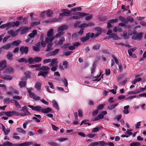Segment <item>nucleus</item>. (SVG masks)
<instances>
[{
    "instance_id": "obj_54",
    "label": "nucleus",
    "mask_w": 146,
    "mask_h": 146,
    "mask_svg": "<svg viewBox=\"0 0 146 146\" xmlns=\"http://www.w3.org/2000/svg\"><path fill=\"white\" fill-rule=\"evenodd\" d=\"M12 113L11 111H8L7 112H5V115L6 116L10 117L12 116Z\"/></svg>"
},
{
    "instance_id": "obj_30",
    "label": "nucleus",
    "mask_w": 146,
    "mask_h": 146,
    "mask_svg": "<svg viewBox=\"0 0 146 146\" xmlns=\"http://www.w3.org/2000/svg\"><path fill=\"white\" fill-rule=\"evenodd\" d=\"M11 46V44L10 43L5 44L2 46V48L6 50L9 49Z\"/></svg>"
},
{
    "instance_id": "obj_49",
    "label": "nucleus",
    "mask_w": 146,
    "mask_h": 146,
    "mask_svg": "<svg viewBox=\"0 0 146 146\" xmlns=\"http://www.w3.org/2000/svg\"><path fill=\"white\" fill-rule=\"evenodd\" d=\"M140 143L138 142H133L130 144V146H140Z\"/></svg>"
},
{
    "instance_id": "obj_63",
    "label": "nucleus",
    "mask_w": 146,
    "mask_h": 146,
    "mask_svg": "<svg viewBox=\"0 0 146 146\" xmlns=\"http://www.w3.org/2000/svg\"><path fill=\"white\" fill-rule=\"evenodd\" d=\"M51 125L52 127V128L53 129L54 131H57L58 129L59 128L52 124H51Z\"/></svg>"
},
{
    "instance_id": "obj_1",
    "label": "nucleus",
    "mask_w": 146,
    "mask_h": 146,
    "mask_svg": "<svg viewBox=\"0 0 146 146\" xmlns=\"http://www.w3.org/2000/svg\"><path fill=\"white\" fill-rule=\"evenodd\" d=\"M68 28V26L65 25H61L58 27L57 28L58 33L55 35V37L58 38L63 36L64 34V33L63 32V31L66 30Z\"/></svg>"
},
{
    "instance_id": "obj_9",
    "label": "nucleus",
    "mask_w": 146,
    "mask_h": 146,
    "mask_svg": "<svg viewBox=\"0 0 146 146\" xmlns=\"http://www.w3.org/2000/svg\"><path fill=\"white\" fill-rule=\"evenodd\" d=\"M28 106L33 110L37 112L41 111L42 110L41 108L38 106H34L31 105H29Z\"/></svg>"
},
{
    "instance_id": "obj_3",
    "label": "nucleus",
    "mask_w": 146,
    "mask_h": 146,
    "mask_svg": "<svg viewBox=\"0 0 146 146\" xmlns=\"http://www.w3.org/2000/svg\"><path fill=\"white\" fill-rule=\"evenodd\" d=\"M27 89L28 90V92L29 93V96L32 98L35 101H38L40 100V97L38 96L34 92H31V90L33 89L32 88H27Z\"/></svg>"
},
{
    "instance_id": "obj_16",
    "label": "nucleus",
    "mask_w": 146,
    "mask_h": 146,
    "mask_svg": "<svg viewBox=\"0 0 146 146\" xmlns=\"http://www.w3.org/2000/svg\"><path fill=\"white\" fill-rule=\"evenodd\" d=\"M0 125H1L2 127V131L4 132L5 135H7L10 132V130L9 129H6L5 127L2 124L0 123Z\"/></svg>"
},
{
    "instance_id": "obj_61",
    "label": "nucleus",
    "mask_w": 146,
    "mask_h": 146,
    "mask_svg": "<svg viewBox=\"0 0 146 146\" xmlns=\"http://www.w3.org/2000/svg\"><path fill=\"white\" fill-rule=\"evenodd\" d=\"M33 119L35 120V121L38 123L40 122V120L41 119H39L35 117H33L32 118Z\"/></svg>"
},
{
    "instance_id": "obj_14",
    "label": "nucleus",
    "mask_w": 146,
    "mask_h": 146,
    "mask_svg": "<svg viewBox=\"0 0 146 146\" xmlns=\"http://www.w3.org/2000/svg\"><path fill=\"white\" fill-rule=\"evenodd\" d=\"M104 115L102 114H99L96 117L93 118L92 121H98L104 118Z\"/></svg>"
},
{
    "instance_id": "obj_4",
    "label": "nucleus",
    "mask_w": 146,
    "mask_h": 146,
    "mask_svg": "<svg viewBox=\"0 0 146 146\" xmlns=\"http://www.w3.org/2000/svg\"><path fill=\"white\" fill-rule=\"evenodd\" d=\"M80 23V22L77 21L76 22L74 25V26L76 27L77 26L78 28H81V29L84 30L85 27L93 25H94L93 23H84L79 25Z\"/></svg>"
},
{
    "instance_id": "obj_56",
    "label": "nucleus",
    "mask_w": 146,
    "mask_h": 146,
    "mask_svg": "<svg viewBox=\"0 0 146 146\" xmlns=\"http://www.w3.org/2000/svg\"><path fill=\"white\" fill-rule=\"evenodd\" d=\"M68 62L66 61H65L63 62L62 65L64 66V68L66 69L68 68Z\"/></svg>"
},
{
    "instance_id": "obj_5",
    "label": "nucleus",
    "mask_w": 146,
    "mask_h": 146,
    "mask_svg": "<svg viewBox=\"0 0 146 146\" xmlns=\"http://www.w3.org/2000/svg\"><path fill=\"white\" fill-rule=\"evenodd\" d=\"M53 29H51L48 31L47 33V36L48 37L46 38H49L50 42H52L55 39V37L53 36Z\"/></svg>"
},
{
    "instance_id": "obj_37",
    "label": "nucleus",
    "mask_w": 146,
    "mask_h": 146,
    "mask_svg": "<svg viewBox=\"0 0 146 146\" xmlns=\"http://www.w3.org/2000/svg\"><path fill=\"white\" fill-rule=\"evenodd\" d=\"M27 60V62H29L30 64H31L34 62V58L32 57H30Z\"/></svg>"
},
{
    "instance_id": "obj_15",
    "label": "nucleus",
    "mask_w": 146,
    "mask_h": 146,
    "mask_svg": "<svg viewBox=\"0 0 146 146\" xmlns=\"http://www.w3.org/2000/svg\"><path fill=\"white\" fill-rule=\"evenodd\" d=\"M50 42L49 38H46L45 41L44 40L41 41V45L42 47H44L46 46V43H48Z\"/></svg>"
},
{
    "instance_id": "obj_18",
    "label": "nucleus",
    "mask_w": 146,
    "mask_h": 146,
    "mask_svg": "<svg viewBox=\"0 0 146 146\" xmlns=\"http://www.w3.org/2000/svg\"><path fill=\"white\" fill-rule=\"evenodd\" d=\"M61 11L64 12L65 16H68L71 14L70 11L67 9H62L61 10Z\"/></svg>"
},
{
    "instance_id": "obj_29",
    "label": "nucleus",
    "mask_w": 146,
    "mask_h": 146,
    "mask_svg": "<svg viewBox=\"0 0 146 146\" xmlns=\"http://www.w3.org/2000/svg\"><path fill=\"white\" fill-rule=\"evenodd\" d=\"M13 69L11 66L8 67L6 68L5 70L6 73L8 74H10L11 72H13Z\"/></svg>"
},
{
    "instance_id": "obj_20",
    "label": "nucleus",
    "mask_w": 146,
    "mask_h": 146,
    "mask_svg": "<svg viewBox=\"0 0 146 146\" xmlns=\"http://www.w3.org/2000/svg\"><path fill=\"white\" fill-rule=\"evenodd\" d=\"M37 34V31L36 30H34L32 33L28 35V36L30 38H33L35 37Z\"/></svg>"
},
{
    "instance_id": "obj_47",
    "label": "nucleus",
    "mask_w": 146,
    "mask_h": 146,
    "mask_svg": "<svg viewBox=\"0 0 146 146\" xmlns=\"http://www.w3.org/2000/svg\"><path fill=\"white\" fill-rule=\"evenodd\" d=\"M18 62H25V63L27 62V60L24 58H21L18 60Z\"/></svg>"
},
{
    "instance_id": "obj_17",
    "label": "nucleus",
    "mask_w": 146,
    "mask_h": 146,
    "mask_svg": "<svg viewBox=\"0 0 146 146\" xmlns=\"http://www.w3.org/2000/svg\"><path fill=\"white\" fill-rule=\"evenodd\" d=\"M52 111V109L49 107L46 108H45L42 109L41 112L43 113H47Z\"/></svg>"
},
{
    "instance_id": "obj_19",
    "label": "nucleus",
    "mask_w": 146,
    "mask_h": 146,
    "mask_svg": "<svg viewBox=\"0 0 146 146\" xmlns=\"http://www.w3.org/2000/svg\"><path fill=\"white\" fill-rule=\"evenodd\" d=\"M42 84L40 82H37L36 83L35 88L38 91H40L41 90V87Z\"/></svg>"
},
{
    "instance_id": "obj_10",
    "label": "nucleus",
    "mask_w": 146,
    "mask_h": 146,
    "mask_svg": "<svg viewBox=\"0 0 146 146\" xmlns=\"http://www.w3.org/2000/svg\"><path fill=\"white\" fill-rule=\"evenodd\" d=\"M60 51V49H56L52 52H50L47 54V56H55L59 53Z\"/></svg>"
},
{
    "instance_id": "obj_36",
    "label": "nucleus",
    "mask_w": 146,
    "mask_h": 146,
    "mask_svg": "<svg viewBox=\"0 0 146 146\" xmlns=\"http://www.w3.org/2000/svg\"><path fill=\"white\" fill-rule=\"evenodd\" d=\"M13 54L10 52H8L7 56V58L9 60H11L12 59Z\"/></svg>"
},
{
    "instance_id": "obj_50",
    "label": "nucleus",
    "mask_w": 146,
    "mask_h": 146,
    "mask_svg": "<svg viewBox=\"0 0 146 146\" xmlns=\"http://www.w3.org/2000/svg\"><path fill=\"white\" fill-rule=\"evenodd\" d=\"M96 67V64L94 63L92 68H91V72L92 74L94 72Z\"/></svg>"
},
{
    "instance_id": "obj_41",
    "label": "nucleus",
    "mask_w": 146,
    "mask_h": 146,
    "mask_svg": "<svg viewBox=\"0 0 146 146\" xmlns=\"http://www.w3.org/2000/svg\"><path fill=\"white\" fill-rule=\"evenodd\" d=\"M88 15L86 16V17H85V19L86 20L88 21L89 20H90L92 19V15L91 14L90 15L87 14Z\"/></svg>"
},
{
    "instance_id": "obj_2",
    "label": "nucleus",
    "mask_w": 146,
    "mask_h": 146,
    "mask_svg": "<svg viewBox=\"0 0 146 146\" xmlns=\"http://www.w3.org/2000/svg\"><path fill=\"white\" fill-rule=\"evenodd\" d=\"M40 69L42 72L38 73V76H41L45 78L48 74V71L50 68L48 66H43L40 68Z\"/></svg>"
},
{
    "instance_id": "obj_32",
    "label": "nucleus",
    "mask_w": 146,
    "mask_h": 146,
    "mask_svg": "<svg viewBox=\"0 0 146 146\" xmlns=\"http://www.w3.org/2000/svg\"><path fill=\"white\" fill-rule=\"evenodd\" d=\"M53 44L52 43L50 42V43H48L47 45V48L46 49L45 51L48 52L51 49V47L52 46Z\"/></svg>"
},
{
    "instance_id": "obj_7",
    "label": "nucleus",
    "mask_w": 146,
    "mask_h": 146,
    "mask_svg": "<svg viewBox=\"0 0 146 146\" xmlns=\"http://www.w3.org/2000/svg\"><path fill=\"white\" fill-rule=\"evenodd\" d=\"M143 33H137L135 34H134L132 36V38L133 39L135 40H140L142 36Z\"/></svg>"
},
{
    "instance_id": "obj_60",
    "label": "nucleus",
    "mask_w": 146,
    "mask_h": 146,
    "mask_svg": "<svg viewBox=\"0 0 146 146\" xmlns=\"http://www.w3.org/2000/svg\"><path fill=\"white\" fill-rule=\"evenodd\" d=\"M99 145L101 146L107 145V143H106L104 141H101L99 142Z\"/></svg>"
},
{
    "instance_id": "obj_27",
    "label": "nucleus",
    "mask_w": 146,
    "mask_h": 146,
    "mask_svg": "<svg viewBox=\"0 0 146 146\" xmlns=\"http://www.w3.org/2000/svg\"><path fill=\"white\" fill-rule=\"evenodd\" d=\"M7 33L8 34L11 35V36L13 37L17 35L15 31L12 30H11L8 31L7 32Z\"/></svg>"
},
{
    "instance_id": "obj_44",
    "label": "nucleus",
    "mask_w": 146,
    "mask_h": 146,
    "mask_svg": "<svg viewBox=\"0 0 146 146\" xmlns=\"http://www.w3.org/2000/svg\"><path fill=\"white\" fill-rule=\"evenodd\" d=\"M4 146H12V143L9 141H5L4 143Z\"/></svg>"
},
{
    "instance_id": "obj_39",
    "label": "nucleus",
    "mask_w": 146,
    "mask_h": 146,
    "mask_svg": "<svg viewBox=\"0 0 146 146\" xmlns=\"http://www.w3.org/2000/svg\"><path fill=\"white\" fill-rule=\"evenodd\" d=\"M41 66V64H36L33 65H30L29 67L30 68H38L40 67Z\"/></svg>"
},
{
    "instance_id": "obj_52",
    "label": "nucleus",
    "mask_w": 146,
    "mask_h": 146,
    "mask_svg": "<svg viewBox=\"0 0 146 146\" xmlns=\"http://www.w3.org/2000/svg\"><path fill=\"white\" fill-rule=\"evenodd\" d=\"M36 133V131H35L34 130L33 131H30L29 132V134L30 136H32L34 135Z\"/></svg>"
},
{
    "instance_id": "obj_22",
    "label": "nucleus",
    "mask_w": 146,
    "mask_h": 146,
    "mask_svg": "<svg viewBox=\"0 0 146 146\" xmlns=\"http://www.w3.org/2000/svg\"><path fill=\"white\" fill-rule=\"evenodd\" d=\"M21 43V41L19 40L13 41L11 43V45H13L15 46H18Z\"/></svg>"
},
{
    "instance_id": "obj_24",
    "label": "nucleus",
    "mask_w": 146,
    "mask_h": 146,
    "mask_svg": "<svg viewBox=\"0 0 146 146\" xmlns=\"http://www.w3.org/2000/svg\"><path fill=\"white\" fill-rule=\"evenodd\" d=\"M65 38L64 37H61L59 39V40L57 42L56 44V45H62L63 43V42L65 40Z\"/></svg>"
},
{
    "instance_id": "obj_23",
    "label": "nucleus",
    "mask_w": 146,
    "mask_h": 146,
    "mask_svg": "<svg viewBox=\"0 0 146 146\" xmlns=\"http://www.w3.org/2000/svg\"><path fill=\"white\" fill-rule=\"evenodd\" d=\"M119 19L121 21L126 24H127L128 23V20L127 19L122 16H120L119 17Z\"/></svg>"
},
{
    "instance_id": "obj_46",
    "label": "nucleus",
    "mask_w": 146,
    "mask_h": 146,
    "mask_svg": "<svg viewBox=\"0 0 146 146\" xmlns=\"http://www.w3.org/2000/svg\"><path fill=\"white\" fill-rule=\"evenodd\" d=\"M139 90H138V89L134 90L133 91H132V92H130L129 94H136L139 93Z\"/></svg>"
},
{
    "instance_id": "obj_40",
    "label": "nucleus",
    "mask_w": 146,
    "mask_h": 146,
    "mask_svg": "<svg viewBox=\"0 0 146 146\" xmlns=\"http://www.w3.org/2000/svg\"><path fill=\"white\" fill-rule=\"evenodd\" d=\"M48 143L51 146H59V145L58 144L55 142H48Z\"/></svg>"
},
{
    "instance_id": "obj_26",
    "label": "nucleus",
    "mask_w": 146,
    "mask_h": 146,
    "mask_svg": "<svg viewBox=\"0 0 146 146\" xmlns=\"http://www.w3.org/2000/svg\"><path fill=\"white\" fill-rule=\"evenodd\" d=\"M21 111H23L25 113L27 114V115H30L31 114V113L28 111L27 109L25 106L22 108Z\"/></svg>"
},
{
    "instance_id": "obj_31",
    "label": "nucleus",
    "mask_w": 146,
    "mask_h": 146,
    "mask_svg": "<svg viewBox=\"0 0 146 146\" xmlns=\"http://www.w3.org/2000/svg\"><path fill=\"white\" fill-rule=\"evenodd\" d=\"M10 27V23L8 22L6 23L3 24L0 26V28L1 29L4 28L6 27Z\"/></svg>"
},
{
    "instance_id": "obj_51",
    "label": "nucleus",
    "mask_w": 146,
    "mask_h": 146,
    "mask_svg": "<svg viewBox=\"0 0 146 146\" xmlns=\"http://www.w3.org/2000/svg\"><path fill=\"white\" fill-rule=\"evenodd\" d=\"M33 144L32 142H26L23 143V146H28Z\"/></svg>"
},
{
    "instance_id": "obj_42",
    "label": "nucleus",
    "mask_w": 146,
    "mask_h": 146,
    "mask_svg": "<svg viewBox=\"0 0 146 146\" xmlns=\"http://www.w3.org/2000/svg\"><path fill=\"white\" fill-rule=\"evenodd\" d=\"M13 101H14L15 105L16 107L18 108H21V105L19 104L17 101L15 100H13Z\"/></svg>"
},
{
    "instance_id": "obj_35",
    "label": "nucleus",
    "mask_w": 146,
    "mask_h": 146,
    "mask_svg": "<svg viewBox=\"0 0 146 146\" xmlns=\"http://www.w3.org/2000/svg\"><path fill=\"white\" fill-rule=\"evenodd\" d=\"M34 62H40L42 60V59L41 58L38 57L37 56L35 57L34 58Z\"/></svg>"
},
{
    "instance_id": "obj_55",
    "label": "nucleus",
    "mask_w": 146,
    "mask_h": 146,
    "mask_svg": "<svg viewBox=\"0 0 146 146\" xmlns=\"http://www.w3.org/2000/svg\"><path fill=\"white\" fill-rule=\"evenodd\" d=\"M100 47V45H94L92 47V49L94 50H98Z\"/></svg>"
},
{
    "instance_id": "obj_38",
    "label": "nucleus",
    "mask_w": 146,
    "mask_h": 146,
    "mask_svg": "<svg viewBox=\"0 0 146 146\" xmlns=\"http://www.w3.org/2000/svg\"><path fill=\"white\" fill-rule=\"evenodd\" d=\"M118 104V103H116L115 104L109 106L108 107V108L110 110H112V109H114L116 106H117Z\"/></svg>"
},
{
    "instance_id": "obj_64",
    "label": "nucleus",
    "mask_w": 146,
    "mask_h": 146,
    "mask_svg": "<svg viewBox=\"0 0 146 146\" xmlns=\"http://www.w3.org/2000/svg\"><path fill=\"white\" fill-rule=\"evenodd\" d=\"M5 79L7 80H11L12 79V77L11 76L8 75L6 76L5 77Z\"/></svg>"
},
{
    "instance_id": "obj_43",
    "label": "nucleus",
    "mask_w": 146,
    "mask_h": 146,
    "mask_svg": "<svg viewBox=\"0 0 146 146\" xmlns=\"http://www.w3.org/2000/svg\"><path fill=\"white\" fill-rule=\"evenodd\" d=\"M95 30L97 31L98 33H100L101 34L103 32V30L100 27H97L95 28Z\"/></svg>"
},
{
    "instance_id": "obj_34",
    "label": "nucleus",
    "mask_w": 146,
    "mask_h": 146,
    "mask_svg": "<svg viewBox=\"0 0 146 146\" xmlns=\"http://www.w3.org/2000/svg\"><path fill=\"white\" fill-rule=\"evenodd\" d=\"M19 85L21 88L25 87L26 85V82L25 81H21L19 83Z\"/></svg>"
},
{
    "instance_id": "obj_33",
    "label": "nucleus",
    "mask_w": 146,
    "mask_h": 146,
    "mask_svg": "<svg viewBox=\"0 0 146 146\" xmlns=\"http://www.w3.org/2000/svg\"><path fill=\"white\" fill-rule=\"evenodd\" d=\"M74 15H81L82 17H85L88 14L87 13H82L80 12H78L76 13H74Z\"/></svg>"
},
{
    "instance_id": "obj_8",
    "label": "nucleus",
    "mask_w": 146,
    "mask_h": 146,
    "mask_svg": "<svg viewBox=\"0 0 146 146\" xmlns=\"http://www.w3.org/2000/svg\"><path fill=\"white\" fill-rule=\"evenodd\" d=\"M19 50L21 52V54H23L24 53L25 54H27L29 51V48L27 46H21L20 47Z\"/></svg>"
},
{
    "instance_id": "obj_58",
    "label": "nucleus",
    "mask_w": 146,
    "mask_h": 146,
    "mask_svg": "<svg viewBox=\"0 0 146 146\" xmlns=\"http://www.w3.org/2000/svg\"><path fill=\"white\" fill-rule=\"evenodd\" d=\"M33 48L34 50L35 51H39L40 50L39 48L35 46H33Z\"/></svg>"
},
{
    "instance_id": "obj_11",
    "label": "nucleus",
    "mask_w": 146,
    "mask_h": 146,
    "mask_svg": "<svg viewBox=\"0 0 146 146\" xmlns=\"http://www.w3.org/2000/svg\"><path fill=\"white\" fill-rule=\"evenodd\" d=\"M106 38L110 39L113 38L114 40H117L119 39V37L117 36V34L115 33H111L110 35L107 37Z\"/></svg>"
},
{
    "instance_id": "obj_6",
    "label": "nucleus",
    "mask_w": 146,
    "mask_h": 146,
    "mask_svg": "<svg viewBox=\"0 0 146 146\" xmlns=\"http://www.w3.org/2000/svg\"><path fill=\"white\" fill-rule=\"evenodd\" d=\"M93 35L94 33H88L86 34V36L81 37L80 38V40L83 42H85L87 40H89L90 37L91 38H92Z\"/></svg>"
},
{
    "instance_id": "obj_59",
    "label": "nucleus",
    "mask_w": 146,
    "mask_h": 146,
    "mask_svg": "<svg viewBox=\"0 0 146 146\" xmlns=\"http://www.w3.org/2000/svg\"><path fill=\"white\" fill-rule=\"evenodd\" d=\"M105 106V104H100L99 105L97 108V109L98 110H100L102 109L104 106Z\"/></svg>"
},
{
    "instance_id": "obj_45",
    "label": "nucleus",
    "mask_w": 146,
    "mask_h": 146,
    "mask_svg": "<svg viewBox=\"0 0 146 146\" xmlns=\"http://www.w3.org/2000/svg\"><path fill=\"white\" fill-rule=\"evenodd\" d=\"M123 36L125 38L127 39L129 38V36L127 35V32L126 31H124L123 33Z\"/></svg>"
},
{
    "instance_id": "obj_12",
    "label": "nucleus",
    "mask_w": 146,
    "mask_h": 146,
    "mask_svg": "<svg viewBox=\"0 0 146 146\" xmlns=\"http://www.w3.org/2000/svg\"><path fill=\"white\" fill-rule=\"evenodd\" d=\"M6 60H2L0 62V71L2 70L6 67Z\"/></svg>"
},
{
    "instance_id": "obj_25",
    "label": "nucleus",
    "mask_w": 146,
    "mask_h": 146,
    "mask_svg": "<svg viewBox=\"0 0 146 146\" xmlns=\"http://www.w3.org/2000/svg\"><path fill=\"white\" fill-rule=\"evenodd\" d=\"M21 34L23 35L25 34L29 30V28L27 27H24L22 29H21Z\"/></svg>"
},
{
    "instance_id": "obj_62",
    "label": "nucleus",
    "mask_w": 146,
    "mask_h": 146,
    "mask_svg": "<svg viewBox=\"0 0 146 146\" xmlns=\"http://www.w3.org/2000/svg\"><path fill=\"white\" fill-rule=\"evenodd\" d=\"M25 77L26 78H29L30 76V73L29 72H27L24 73Z\"/></svg>"
},
{
    "instance_id": "obj_53",
    "label": "nucleus",
    "mask_w": 146,
    "mask_h": 146,
    "mask_svg": "<svg viewBox=\"0 0 146 146\" xmlns=\"http://www.w3.org/2000/svg\"><path fill=\"white\" fill-rule=\"evenodd\" d=\"M17 133H14L13 134V138L16 139H20V137L19 136H17Z\"/></svg>"
},
{
    "instance_id": "obj_13",
    "label": "nucleus",
    "mask_w": 146,
    "mask_h": 146,
    "mask_svg": "<svg viewBox=\"0 0 146 146\" xmlns=\"http://www.w3.org/2000/svg\"><path fill=\"white\" fill-rule=\"evenodd\" d=\"M57 58L52 59L51 62L49 64V66H57V64L58 63V61H57Z\"/></svg>"
},
{
    "instance_id": "obj_57",
    "label": "nucleus",
    "mask_w": 146,
    "mask_h": 146,
    "mask_svg": "<svg viewBox=\"0 0 146 146\" xmlns=\"http://www.w3.org/2000/svg\"><path fill=\"white\" fill-rule=\"evenodd\" d=\"M82 17V16H81V15H76L73 16L72 18L74 19H78L81 18Z\"/></svg>"
},
{
    "instance_id": "obj_21",
    "label": "nucleus",
    "mask_w": 146,
    "mask_h": 146,
    "mask_svg": "<svg viewBox=\"0 0 146 146\" xmlns=\"http://www.w3.org/2000/svg\"><path fill=\"white\" fill-rule=\"evenodd\" d=\"M52 105L53 107L58 110H59V108L58 105L56 100H53L52 101Z\"/></svg>"
},
{
    "instance_id": "obj_28",
    "label": "nucleus",
    "mask_w": 146,
    "mask_h": 146,
    "mask_svg": "<svg viewBox=\"0 0 146 146\" xmlns=\"http://www.w3.org/2000/svg\"><path fill=\"white\" fill-rule=\"evenodd\" d=\"M17 131L22 134H25L26 133V131L21 127L17 128L16 129Z\"/></svg>"
},
{
    "instance_id": "obj_48",
    "label": "nucleus",
    "mask_w": 146,
    "mask_h": 146,
    "mask_svg": "<svg viewBox=\"0 0 146 146\" xmlns=\"http://www.w3.org/2000/svg\"><path fill=\"white\" fill-rule=\"evenodd\" d=\"M111 57L112 58L114 59L116 64L118 65H119V61L116 58L115 56L114 55L112 54L111 55Z\"/></svg>"
}]
</instances>
